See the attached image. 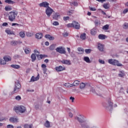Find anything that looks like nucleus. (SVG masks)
<instances>
[{"label":"nucleus","instance_id":"obj_24","mask_svg":"<svg viewBox=\"0 0 128 128\" xmlns=\"http://www.w3.org/2000/svg\"><path fill=\"white\" fill-rule=\"evenodd\" d=\"M84 62H88V64H90V58L88 56H85L84 57Z\"/></svg>","mask_w":128,"mask_h":128},{"label":"nucleus","instance_id":"obj_31","mask_svg":"<svg viewBox=\"0 0 128 128\" xmlns=\"http://www.w3.org/2000/svg\"><path fill=\"white\" fill-rule=\"evenodd\" d=\"M6 32L8 34H14V32H12L10 30H6Z\"/></svg>","mask_w":128,"mask_h":128},{"label":"nucleus","instance_id":"obj_63","mask_svg":"<svg viewBox=\"0 0 128 128\" xmlns=\"http://www.w3.org/2000/svg\"><path fill=\"white\" fill-rule=\"evenodd\" d=\"M8 23L7 22H4L2 24V26H8Z\"/></svg>","mask_w":128,"mask_h":128},{"label":"nucleus","instance_id":"obj_3","mask_svg":"<svg viewBox=\"0 0 128 128\" xmlns=\"http://www.w3.org/2000/svg\"><path fill=\"white\" fill-rule=\"evenodd\" d=\"M18 12H11L9 13L8 20L10 22H14L16 20V16H18Z\"/></svg>","mask_w":128,"mask_h":128},{"label":"nucleus","instance_id":"obj_4","mask_svg":"<svg viewBox=\"0 0 128 128\" xmlns=\"http://www.w3.org/2000/svg\"><path fill=\"white\" fill-rule=\"evenodd\" d=\"M114 106V102H112V99L109 98L108 100V103L105 106V108L106 110H112V106Z\"/></svg>","mask_w":128,"mask_h":128},{"label":"nucleus","instance_id":"obj_2","mask_svg":"<svg viewBox=\"0 0 128 128\" xmlns=\"http://www.w3.org/2000/svg\"><path fill=\"white\" fill-rule=\"evenodd\" d=\"M15 88H14V90L12 92V94H16V92H18L20 90V88H22V85H20V81L16 80L15 82Z\"/></svg>","mask_w":128,"mask_h":128},{"label":"nucleus","instance_id":"obj_12","mask_svg":"<svg viewBox=\"0 0 128 128\" xmlns=\"http://www.w3.org/2000/svg\"><path fill=\"white\" fill-rule=\"evenodd\" d=\"M112 64H113V66H123L122 64H120L118 62V60H114Z\"/></svg>","mask_w":128,"mask_h":128},{"label":"nucleus","instance_id":"obj_42","mask_svg":"<svg viewBox=\"0 0 128 128\" xmlns=\"http://www.w3.org/2000/svg\"><path fill=\"white\" fill-rule=\"evenodd\" d=\"M103 30H108V24L102 27Z\"/></svg>","mask_w":128,"mask_h":128},{"label":"nucleus","instance_id":"obj_53","mask_svg":"<svg viewBox=\"0 0 128 128\" xmlns=\"http://www.w3.org/2000/svg\"><path fill=\"white\" fill-rule=\"evenodd\" d=\"M90 10H92V12H96V9L94 8H90Z\"/></svg>","mask_w":128,"mask_h":128},{"label":"nucleus","instance_id":"obj_60","mask_svg":"<svg viewBox=\"0 0 128 128\" xmlns=\"http://www.w3.org/2000/svg\"><path fill=\"white\" fill-rule=\"evenodd\" d=\"M42 68H46V66L44 64H42Z\"/></svg>","mask_w":128,"mask_h":128},{"label":"nucleus","instance_id":"obj_34","mask_svg":"<svg viewBox=\"0 0 128 128\" xmlns=\"http://www.w3.org/2000/svg\"><path fill=\"white\" fill-rule=\"evenodd\" d=\"M24 128H32V124H25L24 125Z\"/></svg>","mask_w":128,"mask_h":128},{"label":"nucleus","instance_id":"obj_28","mask_svg":"<svg viewBox=\"0 0 128 128\" xmlns=\"http://www.w3.org/2000/svg\"><path fill=\"white\" fill-rule=\"evenodd\" d=\"M11 67L12 68H16V70H18L20 68V66L19 65H16V64H12L11 65Z\"/></svg>","mask_w":128,"mask_h":128},{"label":"nucleus","instance_id":"obj_43","mask_svg":"<svg viewBox=\"0 0 128 128\" xmlns=\"http://www.w3.org/2000/svg\"><path fill=\"white\" fill-rule=\"evenodd\" d=\"M91 52H92V50L90 49L85 50V52H86V54H90Z\"/></svg>","mask_w":128,"mask_h":128},{"label":"nucleus","instance_id":"obj_61","mask_svg":"<svg viewBox=\"0 0 128 128\" xmlns=\"http://www.w3.org/2000/svg\"><path fill=\"white\" fill-rule=\"evenodd\" d=\"M20 26V24H16V23H12V26Z\"/></svg>","mask_w":128,"mask_h":128},{"label":"nucleus","instance_id":"obj_48","mask_svg":"<svg viewBox=\"0 0 128 128\" xmlns=\"http://www.w3.org/2000/svg\"><path fill=\"white\" fill-rule=\"evenodd\" d=\"M98 62H99L100 64H104V60L100 59L98 60Z\"/></svg>","mask_w":128,"mask_h":128},{"label":"nucleus","instance_id":"obj_20","mask_svg":"<svg viewBox=\"0 0 128 128\" xmlns=\"http://www.w3.org/2000/svg\"><path fill=\"white\" fill-rule=\"evenodd\" d=\"M118 76L120 78H124V76H126V74H124V72L122 70V71H120V73L118 74Z\"/></svg>","mask_w":128,"mask_h":128},{"label":"nucleus","instance_id":"obj_1","mask_svg":"<svg viewBox=\"0 0 128 128\" xmlns=\"http://www.w3.org/2000/svg\"><path fill=\"white\" fill-rule=\"evenodd\" d=\"M14 110L17 114H18V112L24 114L26 112V107L22 106L14 107Z\"/></svg>","mask_w":128,"mask_h":128},{"label":"nucleus","instance_id":"obj_8","mask_svg":"<svg viewBox=\"0 0 128 128\" xmlns=\"http://www.w3.org/2000/svg\"><path fill=\"white\" fill-rule=\"evenodd\" d=\"M22 44V42L14 40H12L10 42V46H18V44Z\"/></svg>","mask_w":128,"mask_h":128},{"label":"nucleus","instance_id":"obj_55","mask_svg":"<svg viewBox=\"0 0 128 128\" xmlns=\"http://www.w3.org/2000/svg\"><path fill=\"white\" fill-rule=\"evenodd\" d=\"M48 70V69L46 68H43V72L44 74H46V71Z\"/></svg>","mask_w":128,"mask_h":128},{"label":"nucleus","instance_id":"obj_41","mask_svg":"<svg viewBox=\"0 0 128 128\" xmlns=\"http://www.w3.org/2000/svg\"><path fill=\"white\" fill-rule=\"evenodd\" d=\"M37 58H38V56H40V58L42 59L44 58H46V55H42V54H40V55H36Z\"/></svg>","mask_w":128,"mask_h":128},{"label":"nucleus","instance_id":"obj_56","mask_svg":"<svg viewBox=\"0 0 128 128\" xmlns=\"http://www.w3.org/2000/svg\"><path fill=\"white\" fill-rule=\"evenodd\" d=\"M70 20V17L68 16H66V17H64V20Z\"/></svg>","mask_w":128,"mask_h":128},{"label":"nucleus","instance_id":"obj_38","mask_svg":"<svg viewBox=\"0 0 128 128\" xmlns=\"http://www.w3.org/2000/svg\"><path fill=\"white\" fill-rule=\"evenodd\" d=\"M90 34H92V36H96V30H94V29H92L91 30Z\"/></svg>","mask_w":128,"mask_h":128},{"label":"nucleus","instance_id":"obj_36","mask_svg":"<svg viewBox=\"0 0 128 128\" xmlns=\"http://www.w3.org/2000/svg\"><path fill=\"white\" fill-rule=\"evenodd\" d=\"M5 10H6V12H10V10H12V7H10V6H6L5 7Z\"/></svg>","mask_w":128,"mask_h":128},{"label":"nucleus","instance_id":"obj_9","mask_svg":"<svg viewBox=\"0 0 128 128\" xmlns=\"http://www.w3.org/2000/svg\"><path fill=\"white\" fill-rule=\"evenodd\" d=\"M73 28L76 30H80V26L78 22H76V21L73 22Z\"/></svg>","mask_w":128,"mask_h":128},{"label":"nucleus","instance_id":"obj_13","mask_svg":"<svg viewBox=\"0 0 128 128\" xmlns=\"http://www.w3.org/2000/svg\"><path fill=\"white\" fill-rule=\"evenodd\" d=\"M65 70L66 68L60 66L56 68V72H62V70Z\"/></svg>","mask_w":128,"mask_h":128},{"label":"nucleus","instance_id":"obj_40","mask_svg":"<svg viewBox=\"0 0 128 128\" xmlns=\"http://www.w3.org/2000/svg\"><path fill=\"white\" fill-rule=\"evenodd\" d=\"M6 61L0 59V64H6Z\"/></svg>","mask_w":128,"mask_h":128},{"label":"nucleus","instance_id":"obj_49","mask_svg":"<svg viewBox=\"0 0 128 128\" xmlns=\"http://www.w3.org/2000/svg\"><path fill=\"white\" fill-rule=\"evenodd\" d=\"M72 4H73V6H78V2H72Z\"/></svg>","mask_w":128,"mask_h":128},{"label":"nucleus","instance_id":"obj_52","mask_svg":"<svg viewBox=\"0 0 128 128\" xmlns=\"http://www.w3.org/2000/svg\"><path fill=\"white\" fill-rule=\"evenodd\" d=\"M108 62H109V64H112L114 63V60L110 59L108 60Z\"/></svg>","mask_w":128,"mask_h":128},{"label":"nucleus","instance_id":"obj_17","mask_svg":"<svg viewBox=\"0 0 128 128\" xmlns=\"http://www.w3.org/2000/svg\"><path fill=\"white\" fill-rule=\"evenodd\" d=\"M46 38H48L50 40H54V37L50 35V34H46L45 35Z\"/></svg>","mask_w":128,"mask_h":128},{"label":"nucleus","instance_id":"obj_59","mask_svg":"<svg viewBox=\"0 0 128 128\" xmlns=\"http://www.w3.org/2000/svg\"><path fill=\"white\" fill-rule=\"evenodd\" d=\"M70 84L68 83H65L64 84V86H66V88H70V86L68 85Z\"/></svg>","mask_w":128,"mask_h":128},{"label":"nucleus","instance_id":"obj_23","mask_svg":"<svg viewBox=\"0 0 128 128\" xmlns=\"http://www.w3.org/2000/svg\"><path fill=\"white\" fill-rule=\"evenodd\" d=\"M80 38L82 40H86V33H83L80 36Z\"/></svg>","mask_w":128,"mask_h":128},{"label":"nucleus","instance_id":"obj_7","mask_svg":"<svg viewBox=\"0 0 128 128\" xmlns=\"http://www.w3.org/2000/svg\"><path fill=\"white\" fill-rule=\"evenodd\" d=\"M53 12L54 10L50 7H48L46 10V14L48 16H50Z\"/></svg>","mask_w":128,"mask_h":128},{"label":"nucleus","instance_id":"obj_51","mask_svg":"<svg viewBox=\"0 0 128 128\" xmlns=\"http://www.w3.org/2000/svg\"><path fill=\"white\" fill-rule=\"evenodd\" d=\"M104 8H105L106 10H108V8H109L108 5V4H104Z\"/></svg>","mask_w":128,"mask_h":128},{"label":"nucleus","instance_id":"obj_58","mask_svg":"<svg viewBox=\"0 0 128 128\" xmlns=\"http://www.w3.org/2000/svg\"><path fill=\"white\" fill-rule=\"evenodd\" d=\"M128 12V8H126L125 10H124L123 14H126Z\"/></svg>","mask_w":128,"mask_h":128},{"label":"nucleus","instance_id":"obj_29","mask_svg":"<svg viewBox=\"0 0 128 128\" xmlns=\"http://www.w3.org/2000/svg\"><path fill=\"white\" fill-rule=\"evenodd\" d=\"M60 16V14H58L55 13L53 15V18L54 20H57L58 18V17Z\"/></svg>","mask_w":128,"mask_h":128},{"label":"nucleus","instance_id":"obj_64","mask_svg":"<svg viewBox=\"0 0 128 128\" xmlns=\"http://www.w3.org/2000/svg\"><path fill=\"white\" fill-rule=\"evenodd\" d=\"M69 116H70V118H72V116H73L72 113L70 112V113H69Z\"/></svg>","mask_w":128,"mask_h":128},{"label":"nucleus","instance_id":"obj_33","mask_svg":"<svg viewBox=\"0 0 128 128\" xmlns=\"http://www.w3.org/2000/svg\"><path fill=\"white\" fill-rule=\"evenodd\" d=\"M80 81H78V80H76L74 81V82L73 83L74 84V86H78L80 85Z\"/></svg>","mask_w":128,"mask_h":128},{"label":"nucleus","instance_id":"obj_21","mask_svg":"<svg viewBox=\"0 0 128 128\" xmlns=\"http://www.w3.org/2000/svg\"><path fill=\"white\" fill-rule=\"evenodd\" d=\"M98 38L100 40H106V36L104 34H100L98 35Z\"/></svg>","mask_w":128,"mask_h":128},{"label":"nucleus","instance_id":"obj_16","mask_svg":"<svg viewBox=\"0 0 128 128\" xmlns=\"http://www.w3.org/2000/svg\"><path fill=\"white\" fill-rule=\"evenodd\" d=\"M4 60L5 62H10V60H12V58L9 56H4Z\"/></svg>","mask_w":128,"mask_h":128},{"label":"nucleus","instance_id":"obj_15","mask_svg":"<svg viewBox=\"0 0 128 128\" xmlns=\"http://www.w3.org/2000/svg\"><path fill=\"white\" fill-rule=\"evenodd\" d=\"M9 120L10 122H13L14 124V122H18V118H14V117L10 118Z\"/></svg>","mask_w":128,"mask_h":128},{"label":"nucleus","instance_id":"obj_5","mask_svg":"<svg viewBox=\"0 0 128 128\" xmlns=\"http://www.w3.org/2000/svg\"><path fill=\"white\" fill-rule=\"evenodd\" d=\"M56 52H59V54H66V49L64 48H63L62 47H58L56 48Z\"/></svg>","mask_w":128,"mask_h":128},{"label":"nucleus","instance_id":"obj_18","mask_svg":"<svg viewBox=\"0 0 128 128\" xmlns=\"http://www.w3.org/2000/svg\"><path fill=\"white\" fill-rule=\"evenodd\" d=\"M36 38H38V40H40L42 38V33H37L36 34Z\"/></svg>","mask_w":128,"mask_h":128},{"label":"nucleus","instance_id":"obj_30","mask_svg":"<svg viewBox=\"0 0 128 128\" xmlns=\"http://www.w3.org/2000/svg\"><path fill=\"white\" fill-rule=\"evenodd\" d=\"M80 90H84V88H86V84L82 82L80 84Z\"/></svg>","mask_w":128,"mask_h":128},{"label":"nucleus","instance_id":"obj_14","mask_svg":"<svg viewBox=\"0 0 128 128\" xmlns=\"http://www.w3.org/2000/svg\"><path fill=\"white\" fill-rule=\"evenodd\" d=\"M40 80V74L36 76V77L34 78V76H32L30 79L31 82H36V80Z\"/></svg>","mask_w":128,"mask_h":128},{"label":"nucleus","instance_id":"obj_46","mask_svg":"<svg viewBox=\"0 0 128 128\" xmlns=\"http://www.w3.org/2000/svg\"><path fill=\"white\" fill-rule=\"evenodd\" d=\"M52 24H53V26H58L60 24L58 23V22L55 21V22H53Z\"/></svg>","mask_w":128,"mask_h":128},{"label":"nucleus","instance_id":"obj_57","mask_svg":"<svg viewBox=\"0 0 128 128\" xmlns=\"http://www.w3.org/2000/svg\"><path fill=\"white\" fill-rule=\"evenodd\" d=\"M70 100L72 102H74V98L71 96L70 98Z\"/></svg>","mask_w":128,"mask_h":128},{"label":"nucleus","instance_id":"obj_44","mask_svg":"<svg viewBox=\"0 0 128 128\" xmlns=\"http://www.w3.org/2000/svg\"><path fill=\"white\" fill-rule=\"evenodd\" d=\"M26 36H28L29 38L32 36V33L30 32H26Z\"/></svg>","mask_w":128,"mask_h":128},{"label":"nucleus","instance_id":"obj_39","mask_svg":"<svg viewBox=\"0 0 128 128\" xmlns=\"http://www.w3.org/2000/svg\"><path fill=\"white\" fill-rule=\"evenodd\" d=\"M67 28H74L73 22L72 24H66Z\"/></svg>","mask_w":128,"mask_h":128},{"label":"nucleus","instance_id":"obj_11","mask_svg":"<svg viewBox=\"0 0 128 128\" xmlns=\"http://www.w3.org/2000/svg\"><path fill=\"white\" fill-rule=\"evenodd\" d=\"M104 45L100 44V43H98V50L100 51V52H104Z\"/></svg>","mask_w":128,"mask_h":128},{"label":"nucleus","instance_id":"obj_10","mask_svg":"<svg viewBox=\"0 0 128 128\" xmlns=\"http://www.w3.org/2000/svg\"><path fill=\"white\" fill-rule=\"evenodd\" d=\"M48 6H50V4L48 3V2H42V3H40V6L42 7V6H43L44 8H50Z\"/></svg>","mask_w":128,"mask_h":128},{"label":"nucleus","instance_id":"obj_54","mask_svg":"<svg viewBox=\"0 0 128 128\" xmlns=\"http://www.w3.org/2000/svg\"><path fill=\"white\" fill-rule=\"evenodd\" d=\"M7 128H14V126L12 125V124H8L6 126Z\"/></svg>","mask_w":128,"mask_h":128},{"label":"nucleus","instance_id":"obj_19","mask_svg":"<svg viewBox=\"0 0 128 128\" xmlns=\"http://www.w3.org/2000/svg\"><path fill=\"white\" fill-rule=\"evenodd\" d=\"M44 126L46 128H50V123L48 120H46V122L44 124Z\"/></svg>","mask_w":128,"mask_h":128},{"label":"nucleus","instance_id":"obj_62","mask_svg":"<svg viewBox=\"0 0 128 128\" xmlns=\"http://www.w3.org/2000/svg\"><path fill=\"white\" fill-rule=\"evenodd\" d=\"M68 36V33L65 32L64 34V36Z\"/></svg>","mask_w":128,"mask_h":128},{"label":"nucleus","instance_id":"obj_6","mask_svg":"<svg viewBox=\"0 0 128 128\" xmlns=\"http://www.w3.org/2000/svg\"><path fill=\"white\" fill-rule=\"evenodd\" d=\"M75 120H78V122H80V124H84L85 122H87L86 121V120L84 119V116H80L78 117V116L76 117Z\"/></svg>","mask_w":128,"mask_h":128},{"label":"nucleus","instance_id":"obj_26","mask_svg":"<svg viewBox=\"0 0 128 128\" xmlns=\"http://www.w3.org/2000/svg\"><path fill=\"white\" fill-rule=\"evenodd\" d=\"M5 2H6V4H16V2L12 0H5Z\"/></svg>","mask_w":128,"mask_h":128},{"label":"nucleus","instance_id":"obj_37","mask_svg":"<svg viewBox=\"0 0 128 128\" xmlns=\"http://www.w3.org/2000/svg\"><path fill=\"white\" fill-rule=\"evenodd\" d=\"M123 28H124V30H128V23H126V22L124 23V24H123Z\"/></svg>","mask_w":128,"mask_h":128},{"label":"nucleus","instance_id":"obj_35","mask_svg":"<svg viewBox=\"0 0 128 128\" xmlns=\"http://www.w3.org/2000/svg\"><path fill=\"white\" fill-rule=\"evenodd\" d=\"M78 50L79 52V54H82L84 52V50L82 48H78Z\"/></svg>","mask_w":128,"mask_h":128},{"label":"nucleus","instance_id":"obj_32","mask_svg":"<svg viewBox=\"0 0 128 128\" xmlns=\"http://www.w3.org/2000/svg\"><path fill=\"white\" fill-rule=\"evenodd\" d=\"M20 38H24V36H26V34H24V32H20Z\"/></svg>","mask_w":128,"mask_h":128},{"label":"nucleus","instance_id":"obj_50","mask_svg":"<svg viewBox=\"0 0 128 128\" xmlns=\"http://www.w3.org/2000/svg\"><path fill=\"white\" fill-rule=\"evenodd\" d=\"M24 52H26V54H30V49L28 48H26L24 50Z\"/></svg>","mask_w":128,"mask_h":128},{"label":"nucleus","instance_id":"obj_25","mask_svg":"<svg viewBox=\"0 0 128 128\" xmlns=\"http://www.w3.org/2000/svg\"><path fill=\"white\" fill-rule=\"evenodd\" d=\"M56 44H52L50 46L49 50H54L56 48Z\"/></svg>","mask_w":128,"mask_h":128},{"label":"nucleus","instance_id":"obj_27","mask_svg":"<svg viewBox=\"0 0 128 128\" xmlns=\"http://www.w3.org/2000/svg\"><path fill=\"white\" fill-rule=\"evenodd\" d=\"M32 62H34L36 60V54H32L31 55Z\"/></svg>","mask_w":128,"mask_h":128},{"label":"nucleus","instance_id":"obj_45","mask_svg":"<svg viewBox=\"0 0 128 128\" xmlns=\"http://www.w3.org/2000/svg\"><path fill=\"white\" fill-rule=\"evenodd\" d=\"M4 120H6V117H1L0 118V122H4Z\"/></svg>","mask_w":128,"mask_h":128},{"label":"nucleus","instance_id":"obj_22","mask_svg":"<svg viewBox=\"0 0 128 128\" xmlns=\"http://www.w3.org/2000/svg\"><path fill=\"white\" fill-rule=\"evenodd\" d=\"M62 63L64 64H70V60H62Z\"/></svg>","mask_w":128,"mask_h":128},{"label":"nucleus","instance_id":"obj_47","mask_svg":"<svg viewBox=\"0 0 128 128\" xmlns=\"http://www.w3.org/2000/svg\"><path fill=\"white\" fill-rule=\"evenodd\" d=\"M16 100H22V98L20 96H18L16 97Z\"/></svg>","mask_w":128,"mask_h":128}]
</instances>
